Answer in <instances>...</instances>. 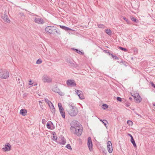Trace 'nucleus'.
<instances>
[{"label":"nucleus","mask_w":155,"mask_h":155,"mask_svg":"<svg viewBox=\"0 0 155 155\" xmlns=\"http://www.w3.org/2000/svg\"><path fill=\"white\" fill-rule=\"evenodd\" d=\"M45 30V32L49 34H54L55 32H56L58 35L60 34V32L58 29L54 26H47Z\"/></svg>","instance_id":"nucleus-1"},{"label":"nucleus","mask_w":155,"mask_h":155,"mask_svg":"<svg viewBox=\"0 0 155 155\" xmlns=\"http://www.w3.org/2000/svg\"><path fill=\"white\" fill-rule=\"evenodd\" d=\"M69 109L68 110V114L71 117L75 116L78 114V110L77 108L70 103L68 104Z\"/></svg>","instance_id":"nucleus-2"},{"label":"nucleus","mask_w":155,"mask_h":155,"mask_svg":"<svg viewBox=\"0 0 155 155\" xmlns=\"http://www.w3.org/2000/svg\"><path fill=\"white\" fill-rule=\"evenodd\" d=\"M9 76V72L6 70L0 69V78L2 79L8 78Z\"/></svg>","instance_id":"nucleus-3"},{"label":"nucleus","mask_w":155,"mask_h":155,"mask_svg":"<svg viewBox=\"0 0 155 155\" xmlns=\"http://www.w3.org/2000/svg\"><path fill=\"white\" fill-rule=\"evenodd\" d=\"M71 130L74 132L75 130L77 128V127H78L81 125L78 122L76 121H73L71 123Z\"/></svg>","instance_id":"nucleus-4"},{"label":"nucleus","mask_w":155,"mask_h":155,"mask_svg":"<svg viewBox=\"0 0 155 155\" xmlns=\"http://www.w3.org/2000/svg\"><path fill=\"white\" fill-rule=\"evenodd\" d=\"M35 22L38 24H43L45 23L44 20L41 18L36 15L35 18Z\"/></svg>","instance_id":"nucleus-5"},{"label":"nucleus","mask_w":155,"mask_h":155,"mask_svg":"<svg viewBox=\"0 0 155 155\" xmlns=\"http://www.w3.org/2000/svg\"><path fill=\"white\" fill-rule=\"evenodd\" d=\"M66 62L68 65L71 67L76 68L78 66L77 64L74 63V61L72 59H68Z\"/></svg>","instance_id":"nucleus-6"},{"label":"nucleus","mask_w":155,"mask_h":155,"mask_svg":"<svg viewBox=\"0 0 155 155\" xmlns=\"http://www.w3.org/2000/svg\"><path fill=\"white\" fill-rule=\"evenodd\" d=\"M133 96L135 100V101L136 103H140L141 101V98L139 94L138 93H136Z\"/></svg>","instance_id":"nucleus-7"},{"label":"nucleus","mask_w":155,"mask_h":155,"mask_svg":"<svg viewBox=\"0 0 155 155\" xmlns=\"http://www.w3.org/2000/svg\"><path fill=\"white\" fill-rule=\"evenodd\" d=\"M42 81L44 82L49 83L52 81V79L47 75H44L42 78Z\"/></svg>","instance_id":"nucleus-8"},{"label":"nucleus","mask_w":155,"mask_h":155,"mask_svg":"<svg viewBox=\"0 0 155 155\" xmlns=\"http://www.w3.org/2000/svg\"><path fill=\"white\" fill-rule=\"evenodd\" d=\"M60 144L64 145L66 143V141L65 138L62 136H61L58 138V141L57 142Z\"/></svg>","instance_id":"nucleus-9"},{"label":"nucleus","mask_w":155,"mask_h":155,"mask_svg":"<svg viewBox=\"0 0 155 155\" xmlns=\"http://www.w3.org/2000/svg\"><path fill=\"white\" fill-rule=\"evenodd\" d=\"M74 131L76 134L78 136H80L81 135L82 131V129L81 126H80L78 127H77V128Z\"/></svg>","instance_id":"nucleus-10"},{"label":"nucleus","mask_w":155,"mask_h":155,"mask_svg":"<svg viewBox=\"0 0 155 155\" xmlns=\"http://www.w3.org/2000/svg\"><path fill=\"white\" fill-rule=\"evenodd\" d=\"M87 146L90 151L92 150L93 144L91 139V137H89L87 139Z\"/></svg>","instance_id":"nucleus-11"},{"label":"nucleus","mask_w":155,"mask_h":155,"mask_svg":"<svg viewBox=\"0 0 155 155\" xmlns=\"http://www.w3.org/2000/svg\"><path fill=\"white\" fill-rule=\"evenodd\" d=\"M107 150L110 153L112 152V146L111 142L110 141H108L107 143Z\"/></svg>","instance_id":"nucleus-12"},{"label":"nucleus","mask_w":155,"mask_h":155,"mask_svg":"<svg viewBox=\"0 0 155 155\" xmlns=\"http://www.w3.org/2000/svg\"><path fill=\"white\" fill-rule=\"evenodd\" d=\"M67 85L71 87H75L76 86V84L74 80H68L67 81Z\"/></svg>","instance_id":"nucleus-13"},{"label":"nucleus","mask_w":155,"mask_h":155,"mask_svg":"<svg viewBox=\"0 0 155 155\" xmlns=\"http://www.w3.org/2000/svg\"><path fill=\"white\" fill-rule=\"evenodd\" d=\"M52 91L58 93L60 95H64L63 93L61 92L60 90L57 87H54L52 88Z\"/></svg>","instance_id":"nucleus-14"},{"label":"nucleus","mask_w":155,"mask_h":155,"mask_svg":"<svg viewBox=\"0 0 155 155\" xmlns=\"http://www.w3.org/2000/svg\"><path fill=\"white\" fill-rule=\"evenodd\" d=\"M46 126L48 128L51 130H53L55 128L54 125L51 121L48 122Z\"/></svg>","instance_id":"nucleus-15"},{"label":"nucleus","mask_w":155,"mask_h":155,"mask_svg":"<svg viewBox=\"0 0 155 155\" xmlns=\"http://www.w3.org/2000/svg\"><path fill=\"white\" fill-rule=\"evenodd\" d=\"M11 148V145L9 143H8L5 145L4 147L2 148V150L5 151H8L10 150Z\"/></svg>","instance_id":"nucleus-16"},{"label":"nucleus","mask_w":155,"mask_h":155,"mask_svg":"<svg viewBox=\"0 0 155 155\" xmlns=\"http://www.w3.org/2000/svg\"><path fill=\"white\" fill-rule=\"evenodd\" d=\"M2 18L3 20L5 22L9 23L10 22V20L8 18V16L6 14H4L2 16Z\"/></svg>","instance_id":"nucleus-17"},{"label":"nucleus","mask_w":155,"mask_h":155,"mask_svg":"<svg viewBox=\"0 0 155 155\" xmlns=\"http://www.w3.org/2000/svg\"><path fill=\"white\" fill-rule=\"evenodd\" d=\"M27 112L26 110L22 109H21L20 111V114L23 116H25L26 115Z\"/></svg>","instance_id":"nucleus-18"},{"label":"nucleus","mask_w":155,"mask_h":155,"mask_svg":"<svg viewBox=\"0 0 155 155\" xmlns=\"http://www.w3.org/2000/svg\"><path fill=\"white\" fill-rule=\"evenodd\" d=\"M58 107L60 113L64 111V109L62 107L61 104L59 103L58 104Z\"/></svg>","instance_id":"nucleus-19"},{"label":"nucleus","mask_w":155,"mask_h":155,"mask_svg":"<svg viewBox=\"0 0 155 155\" xmlns=\"http://www.w3.org/2000/svg\"><path fill=\"white\" fill-rule=\"evenodd\" d=\"M73 49L75 51L80 54L84 55V53L83 52L81 51L78 50V49L73 48Z\"/></svg>","instance_id":"nucleus-20"},{"label":"nucleus","mask_w":155,"mask_h":155,"mask_svg":"<svg viewBox=\"0 0 155 155\" xmlns=\"http://www.w3.org/2000/svg\"><path fill=\"white\" fill-rule=\"evenodd\" d=\"M131 142L132 143L133 145L135 147H137V145L135 143V141H134V140L133 138H131Z\"/></svg>","instance_id":"nucleus-21"},{"label":"nucleus","mask_w":155,"mask_h":155,"mask_svg":"<svg viewBox=\"0 0 155 155\" xmlns=\"http://www.w3.org/2000/svg\"><path fill=\"white\" fill-rule=\"evenodd\" d=\"M106 33L109 35H111V32L110 29H106L105 30Z\"/></svg>","instance_id":"nucleus-22"},{"label":"nucleus","mask_w":155,"mask_h":155,"mask_svg":"<svg viewBox=\"0 0 155 155\" xmlns=\"http://www.w3.org/2000/svg\"><path fill=\"white\" fill-rule=\"evenodd\" d=\"M52 108L51 109V112L53 114H55V110L53 104H52Z\"/></svg>","instance_id":"nucleus-23"},{"label":"nucleus","mask_w":155,"mask_h":155,"mask_svg":"<svg viewBox=\"0 0 155 155\" xmlns=\"http://www.w3.org/2000/svg\"><path fill=\"white\" fill-rule=\"evenodd\" d=\"M100 121H101L104 124V125L106 127L107 123V122L106 120H100Z\"/></svg>","instance_id":"nucleus-24"},{"label":"nucleus","mask_w":155,"mask_h":155,"mask_svg":"<svg viewBox=\"0 0 155 155\" xmlns=\"http://www.w3.org/2000/svg\"><path fill=\"white\" fill-rule=\"evenodd\" d=\"M133 50L134 51V54H136L138 52V50L137 48H133Z\"/></svg>","instance_id":"nucleus-25"},{"label":"nucleus","mask_w":155,"mask_h":155,"mask_svg":"<svg viewBox=\"0 0 155 155\" xmlns=\"http://www.w3.org/2000/svg\"><path fill=\"white\" fill-rule=\"evenodd\" d=\"M111 55L112 56V58L114 59L118 60L119 58L116 55H114L112 54H111Z\"/></svg>","instance_id":"nucleus-26"},{"label":"nucleus","mask_w":155,"mask_h":155,"mask_svg":"<svg viewBox=\"0 0 155 155\" xmlns=\"http://www.w3.org/2000/svg\"><path fill=\"white\" fill-rule=\"evenodd\" d=\"M45 102L47 103L48 105H49V104H51L52 105L53 104L47 98H45Z\"/></svg>","instance_id":"nucleus-27"},{"label":"nucleus","mask_w":155,"mask_h":155,"mask_svg":"<svg viewBox=\"0 0 155 155\" xmlns=\"http://www.w3.org/2000/svg\"><path fill=\"white\" fill-rule=\"evenodd\" d=\"M97 26L98 27L100 28H104L105 27V26L102 24H99Z\"/></svg>","instance_id":"nucleus-28"},{"label":"nucleus","mask_w":155,"mask_h":155,"mask_svg":"<svg viewBox=\"0 0 155 155\" xmlns=\"http://www.w3.org/2000/svg\"><path fill=\"white\" fill-rule=\"evenodd\" d=\"M102 108L104 110H105L108 108V106L106 104H103L102 105Z\"/></svg>","instance_id":"nucleus-29"},{"label":"nucleus","mask_w":155,"mask_h":155,"mask_svg":"<svg viewBox=\"0 0 155 155\" xmlns=\"http://www.w3.org/2000/svg\"><path fill=\"white\" fill-rule=\"evenodd\" d=\"M60 114L62 116V117L63 118H64L65 117V112L64 111L60 113Z\"/></svg>","instance_id":"nucleus-30"},{"label":"nucleus","mask_w":155,"mask_h":155,"mask_svg":"<svg viewBox=\"0 0 155 155\" xmlns=\"http://www.w3.org/2000/svg\"><path fill=\"white\" fill-rule=\"evenodd\" d=\"M79 98L81 100L83 99L84 98V97L83 96L82 93V94H80V96H79Z\"/></svg>","instance_id":"nucleus-31"},{"label":"nucleus","mask_w":155,"mask_h":155,"mask_svg":"<svg viewBox=\"0 0 155 155\" xmlns=\"http://www.w3.org/2000/svg\"><path fill=\"white\" fill-rule=\"evenodd\" d=\"M42 62V61L41 59H38L37 60V61H36V64H40Z\"/></svg>","instance_id":"nucleus-32"},{"label":"nucleus","mask_w":155,"mask_h":155,"mask_svg":"<svg viewBox=\"0 0 155 155\" xmlns=\"http://www.w3.org/2000/svg\"><path fill=\"white\" fill-rule=\"evenodd\" d=\"M131 19L132 21H134L136 23H137V20L135 18L133 17H132L131 18Z\"/></svg>","instance_id":"nucleus-33"},{"label":"nucleus","mask_w":155,"mask_h":155,"mask_svg":"<svg viewBox=\"0 0 155 155\" xmlns=\"http://www.w3.org/2000/svg\"><path fill=\"white\" fill-rule=\"evenodd\" d=\"M76 92L77 94H79V95H80L81 94H82V91L78 90H76Z\"/></svg>","instance_id":"nucleus-34"},{"label":"nucleus","mask_w":155,"mask_h":155,"mask_svg":"<svg viewBox=\"0 0 155 155\" xmlns=\"http://www.w3.org/2000/svg\"><path fill=\"white\" fill-rule=\"evenodd\" d=\"M127 124L128 125L131 126L133 124V122L130 120H128L127 121Z\"/></svg>","instance_id":"nucleus-35"},{"label":"nucleus","mask_w":155,"mask_h":155,"mask_svg":"<svg viewBox=\"0 0 155 155\" xmlns=\"http://www.w3.org/2000/svg\"><path fill=\"white\" fill-rule=\"evenodd\" d=\"M66 147L68 149L70 150H71L72 148L70 144H68L66 146Z\"/></svg>","instance_id":"nucleus-36"},{"label":"nucleus","mask_w":155,"mask_h":155,"mask_svg":"<svg viewBox=\"0 0 155 155\" xmlns=\"http://www.w3.org/2000/svg\"><path fill=\"white\" fill-rule=\"evenodd\" d=\"M52 140H53L56 141L57 142H58L57 141V136H53V138H52Z\"/></svg>","instance_id":"nucleus-37"},{"label":"nucleus","mask_w":155,"mask_h":155,"mask_svg":"<svg viewBox=\"0 0 155 155\" xmlns=\"http://www.w3.org/2000/svg\"><path fill=\"white\" fill-rule=\"evenodd\" d=\"M119 48L121 50L125 51H127V49L125 48H124L120 47H119Z\"/></svg>","instance_id":"nucleus-38"},{"label":"nucleus","mask_w":155,"mask_h":155,"mask_svg":"<svg viewBox=\"0 0 155 155\" xmlns=\"http://www.w3.org/2000/svg\"><path fill=\"white\" fill-rule=\"evenodd\" d=\"M122 18H123V19L124 20H125L128 23H129V20L127 19L125 17H122Z\"/></svg>","instance_id":"nucleus-39"},{"label":"nucleus","mask_w":155,"mask_h":155,"mask_svg":"<svg viewBox=\"0 0 155 155\" xmlns=\"http://www.w3.org/2000/svg\"><path fill=\"white\" fill-rule=\"evenodd\" d=\"M72 30V29H71V28H70L69 27H66L65 28V30L67 31H71Z\"/></svg>","instance_id":"nucleus-40"},{"label":"nucleus","mask_w":155,"mask_h":155,"mask_svg":"<svg viewBox=\"0 0 155 155\" xmlns=\"http://www.w3.org/2000/svg\"><path fill=\"white\" fill-rule=\"evenodd\" d=\"M117 100L119 101H122V99L121 97H118L117 98Z\"/></svg>","instance_id":"nucleus-41"},{"label":"nucleus","mask_w":155,"mask_h":155,"mask_svg":"<svg viewBox=\"0 0 155 155\" xmlns=\"http://www.w3.org/2000/svg\"><path fill=\"white\" fill-rule=\"evenodd\" d=\"M150 84L151 85V86L155 88V84H154V83L152 82H150Z\"/></svg>","instance_id":"nucleus-42"},{"label":"nucleus","mask_w":155,"mask_h":155,"mask_svg":"<svg viewBox=\"0 0 155 155\" xmlns=\"http://www.w3.org/2000/svg\"><path fill=\"white\" fill-rule=\"evenodd\" d=\"M60 27L62 29H63L64 30H65V28L66 27V26H62V25H60Z\"/></svg>","instance_id":"nucleus-43"},{"label":"nucleus","mask_w":155,"mask_h":155,"mask_svg":"<svg viewBox=\"0 0 155 155\" xmlns=\"http://www.w3.org/2000/svg\"><path fill=\"white\" fill-rule=\"evenodd\" d=\"M42 122L43 124H44L46 122V120L45 119H43L42 120Z\"/></svg>","instance_id":"nucleus-44"},{"label":"nucleus","mask_w":155,"mask_h":155,"mask_svg":"<svg viewBox=\"0 0 155 155\" xmlns=\"http://www.w3.org/2000/svg\"><path fill=\"white\" fill-rule=\"evenodd\" d=\"M53 136H56V133L55 132H54L52 133Z\"/></svg>","instance_id":"nucleus-45"},{"label":"nucleus","mask_w":155,"mask_h":155,"mask_svg":"<svg viewBox=\"0 0 155 155\" xmlns=\"http://www.w3.org/2000/svg\"><path fill=\"white\" fill-rule=\"evenodd\" d=\"M128 135H129L131 139V138H133V136L130 134H128Z\"/></svg>","instance_id":"nucleus-46"},{"label":"nucleus","mask_w":155,"mask_h":155,"mask_svg":"<svg viewBox=\"0 0 155 155\" xmlns=\"http://www.w3.org/2000/svg\"><path fill=\"white\" fill-rule=\"evenodd\" d=\"M31 81H29V84L30 85H31V84H32L33 83H31Z\"/></svg>","instance_id":"nucleus-47"},{"label":"nucleus","mask_w":155,"mask_h":155,"mask_svg":"<svg viewBox=\"0 0 155 155\" xmlns=\"http://www.w3.org/2000/svg\"><path fill=\"white\" fill-rule=\"evenodd\" d=\"M107 53L110 55H111V54L110 52L109 51H108V52H107Z\"/></svg>","instance_id":"nucleus-48"},{"label":"nucleus","mask_w":155,"mask_h":155,"mask_svg":"<svg viewBox=\"0 0 155 155\" xmlns=\"http://www.w3.org/2000/svg\"><path fill=\"white\" fill-rule=\"evenodd\" d=\"M129 100H132V98L131 97H130L129 98Z\"/></svg>","instance_id":"nucleus-49"},{"label":"nucleus","mask_w":155,"mask_h":155,"mask_svg":"<svg viewBox=\"0 0 155 155\" xmlns=\"http://www.w3.org/2000/svg\"><path fill=\"white\" fill-rule=\"evenodd\" d=\"M126 106L127 107H128L129 106V105L128 104H127Z\"/></svg>","instance_id":"nucleus-50"},{"label":"nucleus","mask_w":155,"mask_h":155,"mask_svg":"<svg viewBox=\"0 0 155 155\" xmlns=\"http://www.w3.org/2000/svg\"><path fill=\"white\" fill-rule=\"evenodd\" d=\"M153 105L154 106H155V103H153Z\"/></svg>","instance_id":"nucleus-51"},{"label":"nucleus","mask_w":155,"mask_h":155,"mask_svg":"<svg viewBox=\"0 0 155 155\" xmlns=\"http://www.w3.org/2000/svg\"><path fill=\"white\" fill-rule=\"evenodd\" d=\"M137 115L138 116H140V115L137 113H136Z\"/></svg>","instance_id":"nucleus-52"},{"label":"nucleus","mask_w":155,"mask_h":155,"mask_svg":"<svg viewBox=\"0 0 155 155\" xmlns=\"http://www.w3.org/2000/svg\"><path fill=\"white\" fill-rule=\"evenodd\" d=\"M20 78H18V80H17V81H20Z\"/></svg>","instance_id":"nucleus-53"},{"label":"nucleus","mask_w":155,"mask_h":155,"mask_svg":"<svg viewBox=\"0 0 155 155\" xmlns=\"http://www.w3.org/2000/svg\"><path fill=\"white\" fill-rule=\"evenodd\" d=\"M78 95V96L79 97V96H80V95H79V94H77Z\"/></svg>","instance_id":"nucleus-54"},{"label":"nucleus","mask_w":155,"mask_h":155,"mask_svg":"<svg viewBox=\"0 0 155 155\" xmlns=\"http://www.w3.org/2000/svg\"><path fill=\"white\" fill-rule=\"evenodd\" d=\"M18 83H20V81H19V82H18Z\"/></svg>","instance_id":"nucleus-55"}]
</instances>
